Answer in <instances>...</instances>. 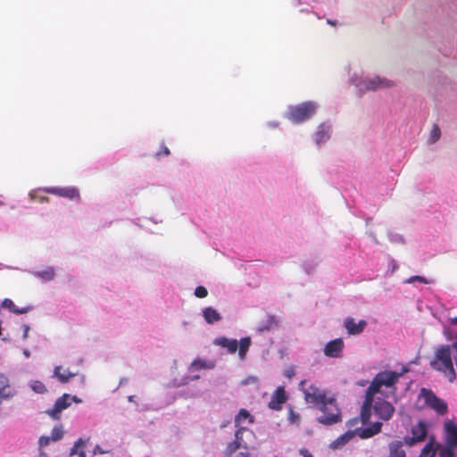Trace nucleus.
<instances>
[{
	"label": "nucleus",
	"instance_id": "50",
	"mask_svg": "<svg viewBox=\"0 0 457 457\" xmlns=\"http://www.w3.org/2000/svg\"><path fill=\"white\" fill-rule=\"evenodd\" d=\"M449 322L451 325L457 326V317L450 318Z\"/></svg>",
	"mask_w": 457,
	"mask_h": 457
},
{
	"label": "nucleus",
	"instance_id": "27",
	"mask_svg": "<svg viewBox=\"0 0 457 457\" xmlns=\"http://www.w3.org/2000/svg\"><path fill=\"white\" fill-rule=\"evenodd\" d=\"M252 341L249 337H245L238 341V357L241 361H245L246 353L251 346Z\"/></svg>",
	"mask_w": 457,
	"mask_h": 457
},
{
	"label": "nucleus",
	"instance_id": "21",
	"mask_svg": "<svg viewBox=\"0 0 457 457\" xmlns=\"http://www.w3.org/2000/svg\"><path fill=\"white\" fill-rule=\"evenodd\" d=\"M403 444L405 443L399 440L390 442L388 445L389 453L387 457H406Z\"/></svg>",
	"mask_w": 457,
	"mask_h": 457
},
{
	"label": "nucleus",
	"instance_id": "46",
	"mask_svg": "<svg viewBox=\"0 0 457 457\" xmlns=\"http://www.w3.org/2000/svg\"><path fill=\"white\" fill-rule=\"evenodd\" d=\"M240 452L235 455V457H249L247 450H239Z\"/></svg>",
	"mask_w": 457,
	"mask_h": 457
},
{
	"label": "nucleus",
	"instance_id": "14",
	"mask_svg": "<svg viewBox=\"0 0 457 457\" xmlns=\"http://www.w3.org/2000/svg\"><path fill=\"white\" fill-rule=\"evenodd\" d=\"M444 435L446 445L457 447V424L447 420L444 424Z\"/></svg>",
	"mask_w": 457,
	"mask_h": 457
},
{
	"label": "nucleus",
	"instance_id": "24",
	"mask_svg": "<svg viewBox=\"0 0 457 457\" xmlns=\"http://www.w3.org/2000/svg\"><path fill=\"white\" fill-rule=\"evenodd\" d=\"M202 313L204 320L208 324H214L221 320V315L216 309L211 306L204 308Z\"/></svg>",
	"mask_w": 457,
	"mask_h": 457
},
{
	"label": "nucleus",
	"instance_id": "59",
	"mask_svg": "<svg viewBox=\"0 0 457 457\" xmlns=\"http://www.w3.org/2000/svg\"><path fill=\"white\" fill-rule=\"evenodd\" d=\"M300 12H309V10L307 8L303 7L300 9Z\"/></svg>",
	"mask_w": 457,
	"mask_h": 457
},
{
	"label": "nucleus",
	"instance_id": "58",
	"mask_svg": "<svg viewBox=\"0 0 457 457\" xmlns=\"http://www.w3.org/2000/svg\"><path fill=\"white\" fill-rule=\"evenodd\" d=\"M163 152H164V154H165L166 155L170 154V151H169V149H168L167 147H165V148L163 149Z\"/></svg>",
	"mask_w": 457,
	"mask_h": 457
},
{
	"label": "nucleus",
	"instance_id": "44",
	"mask_svg": "<svg viewBox=\"0 0 457 457\" xmlns=\"http://www.w3.org/2000/svg\"><path fill=\"white\" fill-rule=\"evenodd\" d=\"M320 0H297V4L295 5H304L310 4V2L318 3Z\"/></svg>",
	"mask_w": 457,
	"mask_h": 457
},
{
	"label": "nucleus",
	"instance_id": "45",
	"mask_svg": "<svg viewBox=\"0 0 457 457\" xmlns=\"http://www.w3.org/2000/svg\"><path fill=\"white\" fill-rule=\"evenodd\" d=\"M299 453L303 457H313L307 449H301Z\"/></svg>",
	"mask_w": 457,
	"mask_h": 457
},
{
	"label": "nucleus",
	"instance_id": "47",
	"mask_svg": "<svg viewBox=\"0 0 457 457\" xmlns=\"http://www.w3.org/2000/svg\"><path fill=\"white\" fill-rule=\"evenodd\" d=\"M257 380L258 379L256 377L251 376V377L247 378L244 383L245 384L256 383Z\"/></svg>",
	"mask_w": 457,
	"mask_h": 457
},
{
	"label": "nucleus",
	"instance_id": "29",
	"mask_svg": "<svg viewBox=\"0 0 457 457\" xmlns=\"http://www.w3.org/2000/svg\"><path fill=\"white\" fill-rule=\"evenodd\" d=\"M238 450H243V446L239 445V444L236 440H234L228 444L224 451V454L226 457H232L233 454H235L236 452Z\"/></svg>",
	"mask_w": 457,
	"mask_h": 457
},
{
	"label": "nucleus",
	"instance_id": "32",
	"mask_svg": "<svg viewBox=\"0 0 457 457\" xmlns=\"http://www.w3.org/2000/svg\"><path fill=\"white\" fill-rule=\"evenodd\" d=\"M455 449H457V447L446 445L445 447L442 449L439 448V457H453Z\"/></svg>",
	"mask_w": 457,
	"mask_h": 457
},
{
	"label": "nucleus",
	"instance_id": "40",
	"mask_svg": "<svg viewBox=\"0 0 457 457\" xmlns=\"http://www.w3.org/2000/svg\"><path fill=\"white\" fill-rule=\"evenodd\" d=\"M295 375V370L293 366H289L284 370V376L287 378H292Z\"/></svg>",
	"mask_w": 457,
	"mask_h": 457
},
{
	"label": "nucleus",
	"instance_id": "54",
	"mask_svg": "<svg viewBox=\"0 0 457 457\" xmlns=\"http://www.w3.org/2000/svg\"><path fill=\"white\" fill-rule=\"evenodd\" d=\"M79 457H87V454H86L85 451L80 450L79 453Z\"/></svg>",
	"mask_w": 457,
	"mask_h": 457
},
{
	"label": "nucleus",
	"instance_id": "42",
	"mask_svg": "<svg viewBox=\"0 0 457 457\" xmlns=\"http://www.w3.org/2000/svg\"><path fill=\"white\" fill-rule=\"evenodd\" d=\"M23 334L22 338L23 340H26L29 337V332L30 329V327L27 324L22 325Z\"/></svg>",
	"mask_w": 457,
	"mask_h": 457
},
{
	"label": "nucleus",
	"instance_id": "19",
	"mask_svg": "<svg viewBox=\"0 0 457 457\" xmlns=\"http://www.w3.org/2000/svg\"><path fill=\"white\" fill-rule=\"evenodd\" d=\"M213 344L222 348H226L230 354L235 353L238 348V341L237 339L228 338L225 337L215 338Z\"/></svg>",
	"mask_w": 457,
	"mask_h": 457
},
{
	"label": "nucleus",
	"instance_id": "51",
	"mask_svg": "<svg viewBox=\"0 0 457 457\" xmlns=\"http://www.w3.org/2000/svg\"><path fill=\"white\" fill-rule=\"evenodd\" d=\"M23 355L26 358H29L30 357V351L29 349H23Z\"/></svg>",
	"mask_w": 457,
	"mask_h": 457
},
{
	"label": "nucleus",
	"instance_id": "28",
	"mask_svg": "<svg viewBox=\"0 0 457 457\" xmlns=\"http://www.w3.org/2000/svg\"><path fill=\"white\" fill-rule=\"evenodd\" d=\"M28 385L37 394L43 395L47 392L46 386L39 380H30Z\"/></svg>",
	"mask_w": 457,
	"mask_h": 457
},
{
	"label": "nucleus",
	"instance_id": "23",
	"mask_svg": "<svg viewBox=\"0 0 457 457\" xmlns=\"http://www.w3.org/2000/svg\"><path fill=\"white\" fill-rule=\"evenodd\" d=\"M1 307L4 309H7L11 312L15 313V314H24V313L29 312L31 310L30 306L22 307V308L17 307L14 304V303L12 302V300H11L9 298H5L2 301Z\"/></svg>",
	"mask_w": 457,
	"mask_h": 457
},
{
	"label": "nucleus",
	"instance_id": "36",
	"mask_svg": "<svg viewBox=\"0 0 457 457\" xmlns=\"http://www.w3.org/2000/svg\"><path fill=\"white\" fill-rule=\"evenodd\" d=\"M111 453V449L109 448H104L103 446H101L100 445H96L93 451H92V454L93 455H97V454H105V453Z\"/></svg>",
	"mask_w": 457,
	"mask_h": 457
},
{
	"label": "nucleus",
	"instance_id": "37",
	"mask_svg": "<svg viewBox=\"0 0 457 457\" xmlns=\"http://www.w3.org/2000/svg\"><path fill=\"white\" fill-rule=\"evenodd\" d=\"M288 420L292 424H298L300 420V416L299 414L295 413L293 410H290Z\"/></svg>",
	"mask_w": 457,
	"mask_h": 457
},
{
	"label": "nucleus",
	"instance_id": "17",
	"mask_svg": "<svg viewBox=\"0 0 457 457\" xmlns=\"http://www.w3.org/2000/svg\"><path fill=\"white\" fill-rule=\"evenodd\" d=\"M253 433L250 429L237 428L235 432V439L239 445L243 446V450L248 449V444L253 440Z\"/></svg>",
	"mask_w": 457,
	"mask_h": 457
},
{
	"label": "nucleus",
	"instance_id": "31",
	"mask_svg": "<svg viewBox=\"0 0 457 457\" xmlns=\"http://www.w3.org/2000/svg\"><path fill=\"white\" fill-rule=\"evenodd\" d=\"M63 429L62 426H55L52 431L50 437L52 438L53 442L58 441L62 438L63 436Z\"/></svg>",
	"mask_w": 457,
	"mask_h": 457
},
{
	"label": "nucleus",
	"instance_id": "57",
	"mask_svg": "<svg viewBox=\"0 0 457 457\" xmlns=\"http://www.w3.org/2000/svg\"><path fill=\"white\" fill-rule=\"evenodd\" d=\"M39 457H49L46 453L40 452Z\"/></svg>",
	"mask_w": 457,
	"mask_h": 457
},
{
	"label": "nucleus",
	"instance_id": "12",
	"mask_svg": "<svg viewBox=\"0 0 457 457\" xmlns=\"http://www.w3.org/2000/svg\"><path fill=\"white\" fill-rule=\"evenodd\" d=\"M71 405L69 400V394H63L62 396L56 399L54 407L48 409L46 413L54 420H59L62 411L66 410Z\"/></svg>",
	"mask_w": 457,
	"mask_h": 457
},
{
	"label": "nucleus",
	"instance_id": "61",
	"mask_svg": "<svg viewBox=\"0 0 457 457\" xmlns=\"http://www.w3.org/2000/svg\"><path fill=\"white\" fill-rule=\"evenodd\" d=\"M4 203L2 201H0V207L4 206Z\"/></svg>",
	"mask_w": 457,
	"mask_h": 457
},
{
	"label": "nucleus",
	"instance_id": "16",
	"mask_svg": "<svg viewBox=\"0 0 457 457\" xmlns=\"http://www.w3.org/2000/svg\"><path fill=\"white\" fill-rule=\"evenodd\" d=\"M234 422L237 428L249 429L248 426L253 424V417L245 409H241L236 415Z\"/></svg>",
	"mask_w": 457,
	"mask_h": 457
},
{
	"label": "nucleus",
	"instance_id": "11",
	"mask_svg": "<svg viewBox=\"0 0 457 457\" xmlns=\"http://www.w3.org/2000/svg\"><path fill=\"white\" fill-rule=\"evenodd\" d=\"M428 434L427 426L420 421L411 428V436L404 437V443L410 446L425 440Z\"/></svg>",
	"mask_w": 457,
	"mask_h": 457
},
{
	"label": "nucleus",
	"instance_id": "43",
	"mask_svg": "<svg viewBox=\"0 0 457 457\" xmlns=\"http://www.w3.org/2000/svg\"><path fill=\"white\" fill-rule=\"evenodd\" d=\"M69 400H70L71 403H82V400L80 398H79L76 395H71L70 394H69Z\"/></svg>",
	"mask_w": 457,
	"mask_h": 457
},
{
	"label": "nucleus",
	"instance_id": "10",
	"mask_svg": "<svg viewBox=\"0 0 457 457\" xmlns=\"http://www.w3.org/2000/svg\"><path fill=\"white\" fill-rule=\"evenodd\" d=\"M331 134H332L331 123L328 121L320 123L317 127V129L312 136L315 145L317 146L320 147L321 145L326 144L330 139Z\"/></svg>",
	"mask_w": 457,
	"mask_h": 457
},
{
	"label": "nucleus",
	"instance_id": "39",
	"mask_svg": "<svg viewBox=\"0 0 457 457\" xmlns=\"http://www.w3.org/2000/svg\"><path fill=\"white\" fill-rule=\"evenodd\" d=\"M389 239L391 242L395 243V244H403L404 242L403 237L398 234L390 235Z\"/></svg>",
	"mask_w": 457,
	"mask_h": 457
},
{
	"label": "nucleus",
	"instance_id": "49",
	"mask_svg": "<svg viewBox=\"0 0 457 457\" xmlns=\"http://www.w3.org/2000/svg\"><path fill=\"white\" fill-rule=\"evenodd\" d=\"M278 125H279V123H278V121H269V122L267 123V126H268L269 128H271V129H276V128H278Z\"/></svg>",
	"mask_w": 457,
	"mask_h": 457
},
{
	"label": "nucleus",
	"instance_id": "6",
	"mask_svg": "<svg viewBox=\"0 0 457 457\" xmlns=\"http://www.w3.org/2000/svg\"><path fill=\"white\" fill-rule=\"evenodd\" d=\"M419 402H423V405H427L435 410L438 414H444L447 411L446 403L437 398L435 394L426 388H422L419 395Z\"/></svg>",
	"mask_w": 457,
	"mask_h": 457
},
{
	"label": "nucleus",
	"instance_id": "41",
	"mask_svg": "<svg viewBox=\"0 0 457 457\" xmlns=\"http://www.w3.org/2000/svg\"><path fill=\"white\" fill-rule=\"evenodd\" d=\"M88 438L87 439H84V438H79L75 443L74 445H76V447H79V450H81V448L85 447L88 442Z\"/></svg>",
	"mask_w": 457,
	"mask_h": 457
},
{
	"label": "nucleus",
	"instance_id": "48",
	"mask_svg": "<svg viewBox=\"0 0 457 457\" xmlns=\"http://www.w3.org/2000/svg\"><path fill=\"white\" fill-rule=\"evenodd\" d=\"M79 447H76L75 445H73V447L71 449V453H70V455L72 456V455H75V454H78L79 455Z\"/></svg>",
	"mask_w": 457,
	"mask_h": 457
},
{
	"label": "nucleus",
	"instance_id": "35",
	"mask_svg": "<svg viewBox=\"0 0 457 457\" xmlns=\"http://www.w3.org/2000/svg\"><path fill=\"white\" fill-rule=\"evenodd\" d=\"M195 295L198 298H204L207 296L208 295V291L207 289L203 287V286H198L196 287V288L195 289Z\"/></svg>",
	"mask_w": 457,
	"mask_h": 457
},
{
	"label": "nucleus",
	"instance_id": "53",
	"mask_svg": "<svg viewBox=\"0 0 457 457\" xmlns=\"http://www.w3.org/2000/svg\"><path fill=\"white\" fill-rule=\"evenodd\" d=\"M181 326L186 329L189 326V322L187 320H183L181 322Z\"/></svg>",
	"mask_w": 457,
	"mask_h": 457
},
{
	"label": "nucleus",
	"instance_id": "1",
	"mask_svg": "<svg viewBox=\"0 0 457 457\" xmlns=\"http://www.w3.org/2000/svg\"><path fill=\"white\" fill-rule=\"evenodd\" d=\"M306 382L300 383V388L303 390L304 399L307 403L319 406L322 414L317 418V420L323 425H332L340 421V410L337 407L336 399L328 395L327 392L316 384H311L307 387Z\"/></svg>",
	"mask_w": 457,
	"mask_h": 457
},
{
	"label": "nucleus",
	"instance_id": "3",
	"mask_svg": "<svg viewBox=\"0 0 457 457\" xmlns=\"http://www.w3.org/2000/svg\"><path fill=\"white\" fill-rule=\"evenodd\" d=\"M373 410L374 414L382 420H389L395 412V407L392 403L381 398L378 395H375L372 403H367V395H365V400L362 405L361 418L360 419H353L348 422V426L350 428L361 424L364 425L369 422L371 411Z\"/></svg>",
	"mask_w": 457,
	"mask_h": 457
},
{
	"label": "nucleus",
	"instance_id": "60",
	"mask_svg": "<svg viewBox=\"0 0 457 457\" xmlns=\"http://www.w3.org/2000/svg\"><path fill=\"white\" fill-rule=\"evenodd\" d=\"M198 378H199V376H198V375H195V376L192 377V378H191V379H192V380H195V379H198Z\"/></svg>",
	"mask_w": 457,
	"mask_h": 457
},
{
	"label": "nucleus",
	"instance_id": "4",
	"mask_svg": "<svg viewBox=\"0 0 457 457\" xmlns=\"http://www.w3.org/2000/svg\"><path fill=\"white\" fill-rule=\"evenodd\" d=\"M319 108L320 104L316 101H306L297 104H291L287 106L284 118L294 124H302L312 120Z\"/></svg>",
	"mask_w": 457,
	"mask_h": 457
},
{
	"label": "nucleus",
	"instance_id": "22",
	"mask_svg": "<svg viewBox=\"0 0 457 457\" xmlns=\"http://www.w3.org/2000/svg\"><path fill=\"white\" fill-rule=\"evenodd\" d=\"M215 367V363L211 360L195 359L189 366V371H195L200 370H212Z\"/></svg>",
	"mask_w": 457,
	"mask_h": 457
},
{
	"label": "nucleus",
	"instance_id": "5",
	"mask_svg": "<svg viewBox=\"0 0 457 457\" xmlns=\"http://www.w3.org/2000/svg\"><path fill=\"white\" fill-rule=\"evenodd\" d=\"M381 427H382V423L376 421V422L372 423L370 426H369L363 429H360L357 428L356 431L349 430L346 433H345L344 435L340 436L335 441H333L330 445V447L332 449H339V448L343 447L345 444H347L354 436L355 434H358L359 436L361 438L371 437L374 435L380 432Z\"/></svg>",
	"mask_w": 457,
	"mask_h": 457
},
{
	"label": "nucleus",
	"instance_id": "55",
	"mask_svg": "<svg viewBox=\"0 0 457 457\" xmlns=\"http://www.w3.org/2000/svg\"><path fill=\"white\" fill-rule=\"evenodd\" d=\"M2 269H12V268L10 266L4 265L3 263L0 262V270H2Z\"/></svg>",
	"mask_w": 457,
	"mask_h": 457
},
{
	"label": "nucleus",
	"instance_id": "38",
	"mask_svg": "<svg viewBox=\"0 0 457 457\" xmlns=\"http://www.w3.org/2000/svg\"><path fill=\"white\" fill-rule=\"evenodd\" d=\"M53 440L50 436H42L38 439V445L40 447H45V446H47Z\"/></svg>",
	"mask_w": 457,
	"mask_h": 457
},
{
	"label": "nucleus",
	"instance_id": "56",
	"mask_svg": "<svg viewBox=\"0 0 457 457\" xmlns=\"http://www.w3.org/2000/svg\"><path fill=\"white\" fill-rule=\"evenodd\" d=\"M392 262H393V265H392L393 271H395L397 269V264L395 262V261H393Z\"/></svg>",
	"mask_w": 457,
	"mask_h": 457
},
{
	"label": "nucleus",
	"instance_id": "25",
	"mask_svg": "<svg viewBox=\"0 0 457 457\" xmlns=\"http://www.w3.org/2000/svg\"><path fill=\"white\" fill-rule=\"evenodd\" d=\"M75 376V373L69 370H63L62 366H55L54 369L53 377L56 378L61 383H67Z\"/></svg>",
	"mask_w": 457,
	"mask_h": 457
},
{
	"label": "nucleus",
	"instance_id": "30",
	"mask_svg": "<svg viewBox=\"0 0 457 457\" xmlns=\"http://www.w3.org/2000/svg\"><path fill=\"white\" fill-rule=\"evenodd\" d=\"M440 136H441V131H440L439 127L437 125H434L433 129L430 131V135L428 137V143L429 144L436 143L440 138Z\"/></svg>",
	"mask_w": 457,
	"mask_h": 457
},
{
	"label": "nucleus",
	"instance_id": "33",
	"mask_svg": "<svg viewBox=\"0 0 457 457\" xmlns=\"http://www.w3.org/2000/svg\"><path fill=\"white\" fill-rule=\"evenodd\" d=\"M41 187L37 188V189H34V190H31L29 193V196L31 200H36V199H38L40 203H47L49 201L48 197L46 196H39L37 195V192L38 191H41L40 190Z\"/></svg>",
	"mask_w": 457,
	"mask_h": 457
},
{
	"label": "nucleus",
	"instance_id": "9",
	"mask_svg": "<svg viewBox=\"0 0 457 457\" xmlns=\"http://www.w3.org/2000/svg\"><path fill=\"white\" fill-rule=\"evenodd\" d=\"M346 71L348 83L353 86L360 93H363L366 77L363 76L362 71L354 64H348Z\"/></svg>",
	"mask_w": 457,
	"mask_h": 457
},
{
	"label": "nucleus",
	"instance_id": "26",
	"mask_svg": "<svg viewBox=\"0 0 457 457\" xmlns=\"http://www.w3.org/2000/svg\"><path fill=\"white\" fill-rule=\"evenodd\" d=\"M439 447L440 445L437 444L434 439H431L421 450L419 457H435L439 450Z\"/></svg>",
	"mask_w": 457,
	"mask_h": 457
},
{
	"label": "nucleus",
	"instance_id": "18",
	"mask_svg": "<svg viewBox=\"0 0 457 457\" xmlns=\"http://www.w3.org/2000/svg\"><path fill=\"white\" fill-rule=\"evenodd\" d=\"M287 395L284 387L279 386L274 392L270 403L269 407L272 410L278 411L281 409L282 404L286 402Z\"/></svg>",
	"mask_w": 457,
	"mask_h": 457
},
{
	"label": "nucleus",
	"instance_id": "15",
	"mask_svg": "<svg viewBox=\"0 0 457 457\" xmlns=\"http://www.w3.org/2000/svg\"><path fill=\"white\" fill-rule=\"evenodd\" d=\"M344 327L349 335H359L367 327V321L364 320H356L352 317H347L344 320Z\"/></svg>",
	"mask_w": 457,
	"mask_h": 457
},
{
	"label": "nucleus",
	"instance_id": "8",
	"mask_svg": "<svg viewBox=\"0 0 457 457\" xmlns=\"http://www.w3.org/2000/svg\"><path fill=\"white\" fill-rule=\"evenodd\" d=\"M40 190L69 200L79 201L80 199L79 190L76 187H41Z\"/></svg>",
	"mask_w": 457,
	"mask_h": 457
},
{
	"label": "nucleus",
	"instance_id": "34",
	"mask_svg": "<svg viewBox=\"0 0 457 457\" xmlns=\"http://www.w3.org/2000/svg\"><path fill=\"white\" fill-rule=\"evenodd\" d=\"M415 282H420V283H424V284L430 283L426 278L421 277V276H412L405 281V283H408V284H413Z\"/></svg>",
	"mask_w": 457,
	"mask_h": 457
},
{
	"label": "nucleus",
	"instance_id": "13",
	"mask_svg": "<svg viewBox=\"0 0 457 457\" xmlns=\"http://www.w3.org/2000/svg\"><path fill=\"white\" fill-rule=\"evenodd\" d=\"M345 348V342L342 338H336L328 342L324 347L323 353L329 358H341Z\"/></svg>",
	"mask_w": 457,
	"mask_h": 457
},
{
	"label": "nucleus",
	"instance_id": "20",
	"mask_svg": "<svg viewBox=\"0 0 457 457\" xmlns=\"http://www.w3.org/2000/svg\"><path fill=\"white\" fill-rule=\"evenodd\" d=\"M29 273L42 282L53 281L56 277L55 268L53 266H47L41 270H32Z\"/></svg>",
	"mask_w": 457,
	"mask_h": 457
},
{
	"label": "nucleus",
	"instance_id": "62",
	"mask_svg": "<svg viewBox=\"0 0 457 457\" xmlns=\"http://www.w3.org/2000/svg\"><path fill=\"white\" fill-rule=\"evenodd\" d=\"M328 22L329 24H334V22H333V21H328Z\"/></svg>",
	"mask_w": 457,
	"mask_h": 457
},
{
	"label": "nucleus",
	"instance_id": "52",
	"mask_svg": "<svg viewBox=\"0 0 457 457\" xmlns=\"http://www.w3.org/2000/svg\"><path fill=\"white\" fill-rule=\"evenodd\" d=\"M128 400H129V402H130V403H136V396H135V395H129V396L128 397Z\"/></svg>",
	"mask_w": 457,
	"mask_h": 457
},
{
	"label": "nucleus",
	"instance_id": "7",
	"mask_svg": "<svg viewBox=\"0 0 457 457\" xmlns=\"http://www.w3.org/2000/svg\"><path fill=\"white\" fill-rule=\"evenodd\" d=\"M395 81L379 75H370L366 77L363 93L367 91H378L388 89L395 87Z\"/></svg>",
	"mask_w": 457,
	"mask_h": 457
},
{
	"label": "nucleus",
	"instance_id": "2",
	"mask_svg": "<svg viewBox=\"0 0 457 457\" xmlns=\"http://www.w3.org/2000/svg\"><path fill=\"white\" fill-rule=\"evenodd\" d=\"M407 371L403 369L401 372L384 370L378 373L366 390L367 403H372L375 395L383 397L393 396L396 393V384L399 378Z\"/></svg>",
	"mask_w": 457,
	"mask_h": 457
}]
</instances>
